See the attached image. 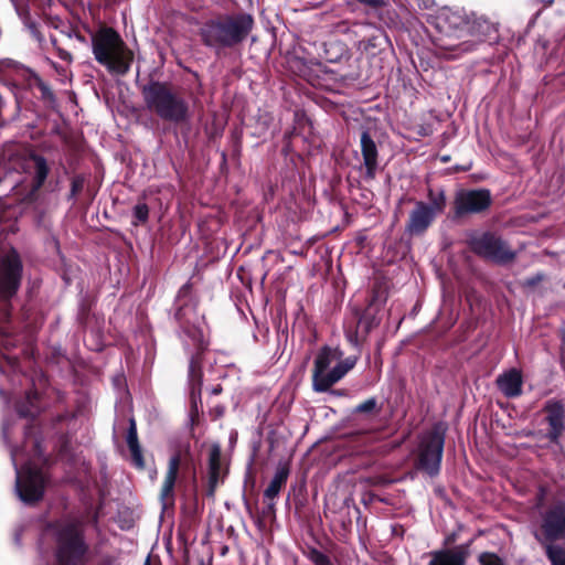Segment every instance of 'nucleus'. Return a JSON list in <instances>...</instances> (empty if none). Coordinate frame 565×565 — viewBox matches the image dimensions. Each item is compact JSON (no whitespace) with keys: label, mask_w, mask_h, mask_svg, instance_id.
Returning <instances> with one entry per match:
<instances>
[{"label":"nucleus","mask_w":565,"mask_h":565,"mask_svg":"<svg viewBox=\"0 0 565 565\" xmlns=\"http://www.w3.org/2000/svg\"><path fill=\"white\" fill-rule=\"evenodd\" d=\"M223 480L221 467V448L215 445L209 455V487L207 495L213 497L218 483Z\"/></svg>","instance_id":"obj_19"},{"label":"nucleus","mask_w":565,"mask_h":565,"mask_svg":"<svg viewBox=\"0 0 565 565\" xmlns=\"http://www.w3.org/2000/svg\"><path fill=\"white\" fill-rule=\"evenodd\" d=\"M469 245L479 256L498 264L511 262L515 254L500 236L484 232L470 237Z\"/></svg>","instance_id":"obj_12"},{"label":"nucleus","mask_w":565,"mask_h":565,"mask_svg":"<svg viewBox=\"0 0 565 565\" xmlns=\"http://www.w3.org/2000/svg\"><path fill=\"white\" fill-rule=\"evenodd\" d=\"M116 381L120 383V382L122 381V376H121V375H118V376L116 377Z\"/></svg>","instance_id":"obj_39"},{"label":"nucleus","mask_w":565,"mask_h":565,"mask_svg":"<svg viewBox=\"0 0 565 565\" xmlns=\"http://www.w3.org/2000/svg\"><path fill=\"white\" fill-rule=\"evenodd\" d=\"M17 418L8 412L2 423V437L10 447L11 460L15 470V493L24 503L39 501L44 491L45 475L42 470L41 441L29 417L33 418L41 411L36 392L28 393L25 403L15 406Z\"/></svg>","instance_id":"obj_1"},{"label":"nucleus","mask_w":565,"mask_h":565,"mask_svg":"<svg viewBox=\"0 0 565 565\" xmlns=\"http://www.w3.org/2000/svg\"><path fill=\"white\" fill-rule=\"evenodd\" d=\"M429 203L417 201L414 209L409 212L405 231L412 236L424 234L433 224L436 216L444 212L446 206V196L444 191L435 193L433 190L428 193Z\"/></svg>","instance_id":"obj_9"},{"label":"nucleus","mask_w":565,"mask_h":565,"mask_svg":"<svg viewBox=\"0 0 565 565\" xmlns=\"http://www.w3.org/2000/svg\"><path fill=\"white\" fill-rule=\"evenodd\" d=\"M221 391H222L221 386H218V385H217V386H215V387H213V388H212V394H215V395H216V394H220V393H221Z\"/></svg>","instance_id":"obj_38"},{"label":"nucleus","mask_w":565,"mask_h":565,"mask_svg":"<svg viewBox=\"0 0 565 565\" xmlns=\"http://www.w3.org/2000/svg\"><path fill=\"white\" fill-rule=\"evenodd\" d=\"M82 183L78 180H74L72 183V193L75 194L81 188Z\"/></svg>","instance_id":"obj_37"},{"label":"nucleus","mask_w":565,"mask_h":565,"mask_svg":"<svg viewBox=\"0 0 565 565\" xmlns=\"http://www.w3.org/2000/svg\"><path fill=\"white\" fill-rule=\"evenodd\" d=\"M546 544V555L552 565H565V548Z\"/></svg>","instance_id":"obj_26"},{"label":"nucleus","mask_w":565,"mask_h":565,"mask_svg":"<svg viewBox=\"0 0 565 565\" xmlns=\"http://www.w3.org/2000/svg\"><path fill=\"white\" fill-rule=\"evenodd\" d=\"M479 562L481 565H503L501 559L492 553H482L479 556Z\"/></svg>","instance_id":"obj_29"},{"label":"nucleus","mask_w":565,"mask_h":565,"mask_svg":"<svg viewBox=\"0 0 565 565\" xmlns=\"http://www.w3.org/2000/svg\"><path fill=\"white\" fill-rule=\"evenodd\" d=\"M497 385L500 392L509 397H518L522 394L523 376L518 369H510L497 377Z\"/></svg>","instance_id":"obj_15"},{"label":"nucleus","mask_w":565,"mask_h":565,"mask_svg":"<svg viewBox=\"0 0 565 565\" xmlns=\"http://www.w3.org/2000/svg\"><path fill=\"white\" fill-rule=\"evenodd\" d=\"M359 3H362L372 9H379L384 4L383 0H356Z\"/></svg>","instance_id":"obj_35"},{"label":"nucleus","mask_w":565,"mask_h":565,"mask_svg":"<svg viewBox=\"0 0 565 565\" xmlns=\"http://www.w3.org/2000/svg\"><path fill=\"white\" fill-rule=\"evenodd\" d=\"M436 26L440 33L451 39H462L469 33V21L461 10L443 8L436 15Z\"/></svg>","instance_id":"obj_14"},{"label":"nucleus","mask_w":565,"mask_h":565,"mask_svg":"<svg viewBox=\"0 0 565 565\" xmlns=\"http://www.w3.org/2000/svg\"><path fill=\"white\" fill-rule=\"evenodd\" d=\"M142 97L149 111L166 121L181 124L189 120V104L167 84L152 82L142 88Z\"/></svg>","instance_id":"obj_6"},{"label":"nucleus","mask_w":565,"mask_h":565,"mask_svg":"<svg viewBox=\"0 0 565 565\" xmlns=\"http://www.w3.org/2000/svg\"><path fill=\"white\" fill-rule=\"evenodd\" d=\"M253 28L254 19L248 13L223 14L206 21L200 35L206 46L220 51L241 44Z\"/></svg>","instance_id":"obj_4"},{"label":"nucleus","mask_w":565,"mask_h":565,"mask_svg":"<svg viewBox=\"0 0 565 565\" xmlns=\"http://www.w3.org/2000/svg\"><path fill=\"white\" fill-rule=\"evenodd\" d=\"M443 161L447 162L448 161V157H443Z\"/></svg>","instance_id":"obj_40"},{"label":"nucleus","mask_w":565,"mask_h":565,"mask_svg":"<svg viewBox=\"0 0 565 565\" xmlns=\"http://www.w3.org/2000/svg\"><path fill=\"white\" fill-rule=\"evenodd\" d=\"M146 565H148V564H146Z\"/></svg>","instance_id":"obj_44"},{"label":"nucleus","mask_w":565,"mask_h":565,"mask_svg":"<svg viewBox=\"0 0 565 565\" xmlns=\"http://www.w3.org/2000/svg\"><path fill=\"white\" fill-rule=\"evenodd\" d=\"M544 279L543 274H536L530 278H526L524 281V286L526 287H533L536 284L541 282Z\"/></svg>","instance_id":"obj_34"},{"label":"nucleus","mask_w":565,"mask_h":565,"mask_svg":"<svg viewBox=\"0 0 565 565\" xmlns=\"http://www.w3.org/2000/svg\"><path fill=\"white\" fill-rule=\"evenodd\" d=\"M360 143L363 164L365 167V175L367 179H373L379 166V151L376 143L366 130L361 134Z\"/></svg>","instance_id":"obj_16"},{"label":"nucleus","mask_w":565,"mask_h":565,"mask_svg":"<svg viewBox=\"0 0 565 565\" xmlns=\"http://www.w3.org/2000/svg\"><path fill=\"white\" fill-rule=\"evenodd\" d=\"M3 394H4V392L0 388V395H3Z\"/></svg>","instance_id":"obj_43"},{"label":"nucleus","mask_w":565,"mask_h":565,"mask_svg":"<svg viewBox=\"0 0 565 565\" xmlns=\"http://www.w3.org/2000/svg\"><path fill=\"white\" fill-rule=\"evenodd\" d=\"M51 42L53 44V46L56 49V52H57V55L61 60L67 62V63H71L72 62V55L70 52H67L66 50L64 49H61L56 45V40L54 38L51 39Z\"/></svg>","instance_id":"obj_31"},{"label":"nucleus","mask_w":565,"mask_h":565,"mask_svg":"<svg viewBox=\"0 0 565 565\" xmlns=\"http://www.w3.org/2000/svg\"><path fill=\"white\" fill-rule=\"evenodd\" d=\"M92 51L95 60L109 73L125 75L132 63L134 53L120 34L111 28H100L92 36Z\"/></svg>","instance_id":"obj_5"},{"label":"nucleus","mask_w":565,"mask_h":565,"mask_svg":"<svg viewBox=\"0 0 565 565\" xmlns=\"http://www.w3.org/2000/svg\"><path fill=\"white\" fill-rule=\"evenodd\" d=\"M546 419L551 426V438L556 439L563 430L564 406L559 402L551 401L546 405Z\"/></svg>","instance_id":"obj_20"},{"label":"nucleus","mask_w":565,"mask_h":565,"mask_svg":"<svg viewBox=\"0 0 565 565\" xmlns=\"http://www.w3.org/2000/svg\"><path fill=\"white\" fill-rule=\"evenodd\" d=\"M468 553L462 547L440 550L430 553V561L427 565H465Z\"/></svg>","instance_id":"obj_18"},{"label":"nucleus","mask_w":565,"mask_h":565,"mask_svg":"<svg viewBox=\"0 0 565 565\" xmlns=\"http://www.w3.org/2000/svg\"><path fill=\"white\" fill-rule=\"evenodd\" d=\"M30 86L35 85L41 90L42 97L47 102H54V95L50 87L42 82V79L34 73L29 72V77L25 79Z\"/></svg>","instance_id":"obj_24"},{"label":"nucleus","mask_w":565,"mask_h":565,"mask_svg":"<svg viewBox=\"0 0 565 565\" xmlns=\"http://www.w3.org/2000/svg\"><path fill=\"white\" fill-rule=\"evenodd\" d=\"M440 47L456 52V53L449 55L451 57H455L459 53L471 51L472 50V44L470 42H468V41H462V42H459V43H450L449 42V43L441 44Z\"/></svg>","instance_id":"obj_27"},{"label":"nucleus","mask_w":565,"mask_h":565,"mask_svg":"<svg viewBox=\"0 0 565 565\" xmlns=\"http://www.w3.org/2000/svg\"><path fill=\"white\" fill-rule=\"evenodd\" d=\"M288 476V466L286 463H279L273 479L264 491V498L274 501L278 497L281 488L286 484Z\"/></svg>","instance_id":"obj_21"},{"label":"nucleus","mask_w":565,"mask_h":565,"mask_svg":"<svg viewBox=\"0 0 565 565\" xmlns=\"http://www.w3.org/2000/svg\"><path fill=\"white\" fill-rule=\"evenodd\" d=\"M191 308H181L175 317L182 327V341L188 351L191 352L190 364H189V385L192 407L198 412V402L201 401V385H202V372L198 355L205 349L206 340L204 330L200 324H190V321L185 319L186 312Z\"/></svg>","instance_id":"obj_7"},{"label":"nucleus","mask_w":565,"mask_h":565,"mask_svg":"<svg viewBox=\"0 0 565 565\" xmlns=\"http://www.w3.org/2000/svg\"><path fill=\"white\" fill-rule=\"evenodd\" d=\"M312 561L316 565H330V559L321 552L315 551L312 553Z\"/></svg>","instance_id":"obj_32"},{"label":"nucleus","mask_w":565,"mask_h":565,"mask_svg":"<svg viewBox=\"0 0 565 565\" xmlns=\"http://www.w3.org/2000/svg\"><path fill=\"white\" fill-rule=\"evenodd\" d=\"M376 398L371 397L355 407V413H370L376 407Z\"/></svg>","instance_id":"obj_30"},{"label":"nucleus","mask_w":565,"mask_h":565,"mask_svg":"<svg viewBox=\"0 0 565 565\" xmlns=\"http://www.w3.org/2000/svg\"><path fill=\"white\" fill-rule=\"evenodd\" d=\"M491 204V193L486 189L460 190L455 198V214L463 216L483 212Z\"/></svg>","instance_id":"obj_13"},{"label":"nucleus","mask_w":565,"mask_h":565,"mask_svg":"<svg viewBox=\"0 0 565 565\" xmlns=\"http://www.w3.org/2000/svg\"><path fill=\"white\" fill-rule=\"evenodd\" d=\"M132 215L135 221L134 225H138L139 223H145L149 216V209L145 203H138L132 211Z\"/></svg>","instance_id":"obj_28"},{"label":"nucleus","mask_w":565,"mask_h":565,"mask_svg":"<svg viewBox=\"0 0 565 565\" xmlns=\"http://www.w3.org/2000/svg\"><path fill=\"white\" fill-rule=\"evenodd\" d=\"M32 36L38 41L39 45L42 46L43 45V42H44V38L42 36V34L40 33V31L38 30V28L35 26V24L33 23H30L28 25Z\"/></svg>","instance_id":"obj_33"},{"label":"nucleus","mask_w":565,"mask_h":565,"mask_svg":"<svg viewBox=\"0 0 565 565\" xmlns=\"http://www.w3.org/2000/svg\"><path fill=\"white\" fill-rule=\"evenodd\" d=\"M445 436L438 428L422 434L417 448V468L430 477L439 473Z\"/></svg>","instance_id":"obj_11"},{"label":"nucleus","mask_w":565,"mask_h":565,"mask_svg":"<svg viewBox=\"0 0 565 565\" xmlns=\"http://www.w3.org/2000/svg\"><path fill=\"white\" fill-rule=\"evenodd\" d=\"M126 440H127V445H128V448L131 454V459H132L134 465L137 468L142 469L145 467V462H143L141 448H140V445L138 441L137 427H136L135 419H130V422H129V428L127 431Z\"/></svg>","instance_id":"obj_22"},{"label":"nucleus","mask_w":565,"mask_h":565,"mask_svg":"<svg viewBox=\"0 0 565 565\" xmlns=\"http://www.w3.org/2000/svg\"><path fill=\"white\" fill-rule=\"evenodd\" d=\"M45 534L53 544L55 565H86L89 546L78 522L60 520L50 524Z\"/></svg>","instance_id":"obj_3"},{"label":"nucleus","mask_w":565,"mask_h":565,"mask_svg":"<svg viewBox=\"0 0 565 565\" xmlns=\"http://www.w3.org/2000/svg\"><path fill=\"white\" fill-rule=\"evenodd\" d=\"M375 40V38H372L369 43H365V41H360L359 42V49H363V50H367L369 45H372L374 46L375 44L373 43V41Z\"/></svg>","instance_id":"obj_36"},{"label":"nucleus","mask_w":565,"mask_h":565,"mask_svg":"<svg viewBox=\"0 0 565 565\" xmlns=\"http://www.w3.org/2000/svg\"><path fill=\"white\" fill-rule=\"evenodd\" d=\"M338 349L323 347L317 354L312 370V388L315 392H327L343 379L356 364V356L341 360Z\"/></svg>","instance_id":"obj_8"},{"label":"nucleus","mask_w":565,"mask_h":565,"mask_svg":"<svg viewBox=\"0 0 565 565\" xmlns=\"http://www.w3.org/2000/svg\"><path fill=\"white\" fill-rule=\"evenodd\" d=\"M180 461L181 459L179 455L172 456L169 460L168 470L160 493V499L164 507L172 503L174 500V484L179 472Z\"/></svg>","instance_id":"obj_17"},{"label":"nucleus","mask_w":565,"mask_h":565,"mask_svg":"<svg viewBox=\"0 0 565 565\" xmlns=\"http://www.w3.org/2000/svg\"><path fill=\"white\" fill-rule=\"evenodd\" d=\"M535 539L544 544L565 539V500H556L539 511Z\"/></svg>","instance_id":"obj_10"},{"label":"nucleus","mask_w":565,"mask_h":565,"mask_svg":"<svg viewBox=\"0 0 565 565\" xmlns=\"http://www.w3.org/2000/svg\"><path fill=\"white\" fill-rule=\"evenodd\" d=\"M12 70L17 75L24 77L25 79L29 77V72H33L32 70L23 66L19 62L11 58H2L0 60V71Z\"/></svg>","instance_id":"obj_25"},{"label":"nucleus","mask_w":565,"mask_h":565,"mask_svg":"<svg viewBox=\"0 0 565 565\" xmlns=\"http://www.w3.org/2000/svg\"><path fill=\"white\" fill-rule=\"evenodd\" d=\"M563 343L565 345V332H564V335H563Z\"/></svg>","instance_id":"obj_42"},{"label":"nucleus","mask_w":565,"mask_h":565,"mask_svg":"<svg viewBox=\"0 0 565 565\" xmlns=\"http://www.w3.org/2000/svg\"><path fill=\"white\" fill-rule=\"evenodd\" d=\"M31 160L33 162L36 188H40L49 174V167L46 160L42 156L32 154Z\"/></svg>","instance_id":"obj_23"},{"label":"nucleus","mask_w":565,"mask_h":565,"mask_svg":"<svg viewBox=\"0 0 565 565\" xmlns=\"http://www.w3.org/2000/svg\"><path fill=\"white\" fill-rule=\"evenodd\" d=\"M45 382V380L40 379V384L42 385Z\"/></svg>","instance_id":"obj_41"},{"label":"nucleus","mask_w":565,"mask_h":565,"mask_svg":"<svg viewBox=\"0 0 565 565\" xmlns=\"http://www.w3.org/2000/svg\"><path fill=\"white\" fill-rule=\"evenodd\" d=\"M22 264L19 255L12 250L0 262V372H19V362L17 356L9 355L3 351H9L15 345V339H11L9 333V301L15 295L21 281Z\"/></svg>","instance_id":"obj_2"}]
</instances>
